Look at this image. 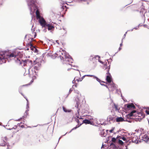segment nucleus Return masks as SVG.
Masks as SVG:
<instances>
[{
  "instance_id": "obj_1",
  "label": "nucleus",
  "mask_w": 149,
  "mask_h": 149,
  "mask_svg": "<svg viewBox=\"0 0 149 149\" xmlns=\"http://www.w3.org/2000/svg\"><path fill=\"white\" fill-rule=\"evenodd\" d=\"M41 61L40 58H37L34 61L32 65L30 66H28V69L29 74H30L36 75V71L39 69V68L41 65Z\"/></svg>"
},
{
  "instance_id": "obj_2",
  "label": "nucleus",
  "mask_w": 149,
  "mask_h": 149,
  "mask_svg": "<svg viewBox=\"0 0 149 149\" xmlns=\"http://www.w3.org/2000/svg\"><path fill=\"white\" fill-rule=\"evenodd\" d=\"M58 55L59 56L61 60H63L65 61L68 62L69 63H72L73 62L72 58L65 51L62 50L57 53H55L52 55V57L54 58Z\"/></svg>"
},
{
  "instance_id": "obj_3",
  "label": "nucleus",
  "mask_w": 149,
  "mask_h": 149,
  "mask_svg": "<svg viewBox=\"0 0 149 149\" xmlns=\"http://www.w3.org/2000/svg\"><path fill=\"white\" fill-rule=\"evenodd\" d=\"M36 0H26L29 8L31 14L34 12L37 8L35 3Z\"/></svg>"
},
{
  "instance_id": "obj_4",
  "label": "nucleus",
  "mask_w": 149,
  "mask_h": 149,
  "mask_svg": "<svg viewBox=\"0 0 149 149\" xmlns=\"http://www.w3.org/2000/svg\"><path fill=\"white\" fill-rule=\"evenodd\" d=\"M16 61L17 63H19L22 66H24L26 65L27 67H28L30 65L31 66L32 65V61L28 59L25 60H21L20 59L17 58Z\"/></svg>"
},
{
  "instance_id": "obj_5",
  "label": "nucleus",
  "mask_w": 149,
  "mask_h": 149,
  "mask_svg": "<svg viewBox=\"0 0 149 149\" xmlns=\"http://www.w3.org/2000/svg\"><path fill=\"white\" fill-rule=\"evenodd\" d=\"M36 14L37 19H39V22L41 26L42 27H46V25L47 23H46L44 19L40 15L39 11L38 10H37L36 11Z\"/></svg>"
},
{
  "instance_id": "obj_6",
  "label": "nucleus",
  "mask_w": 149,
  "mask_h": 149,
  "mask_svg": "<svg viewBox=\"0 0 149 149\" xmlns=\"http://www.w3.org/2000/svg\"><path fill=\"white\" fill-rule=\"evenodd\" d=\"M105 70H107V75L106 77L107 81L109 83H110L111 82L112 78L109 72V70L110 68V65L108 66L107 63L104 64L103 68Z\"/></svg>"
},
{
  "instance_id": "obj_7",
  "label": "nucleus",
  "mask_w": 149,
  "mask_h": 149,
  "mask_svg": "<svg viewBox=\"0 0 149 149\" xmlns=\"http://www.w3.org/2000/svg\"><path fill=\"white\" fill-rule=\"evenodd\" d=\"M139 139L140 140L145 141V142L147 143L149 142V136H148L146 134H143L139 136Z\"/></svg>"
},
{
  "instance_id": "obj_8",
  "label": "nucleus",
  "mask_w": 149,
  "mask_h": 149,
  "mask_svg": "<svg viewBox=\"0 0 149 149\" xmlns=\"http://www.w3.org/2000/svg\"><path fill=\"white\" fill-rule=\"evenodd\" d=\"M6 58V57L5 54L3 52H0V64L5 63Z\"/></svg>"
},
{
  "instance_id": "obj_9",
  "label": "nucleus",
  "mask_w": 149,
  "mask_h": 149,
  "mask_svg": "<svg viewBox=\"0 0 149 149\" xmlns=\"http://www.w3.org/2000/svg\"><path fill=\"white\" fill-rule=\"evenodd\" d=\"M20 54V53L18 51H14L8 56V57L10 58L12 57L15 58L17 56H20L19 55Z\"/></svg>"
},
{
  "instance_id": "obj_10",
  "label": "nucleus",
  "mask_w": 149,
  "mask_h": 149,
  "mask_svg": "<svg viewBox=\"0 0 149 149\" xmlns=\"http://www.w3.org/2000/svg\"><path fill=\"white\" fill-rule=\"evenodd\" d=\"M138 11H139V15H140L145 17L146 12L143 6H142L141 8Z\"/></svg>"
},
{
  "instance_id": "obj_11",
  "label": "nucleus",
  "mask_w": 149,
  "mask_h": 149,
  "mask_svg": "<svg viewBox=\"0 0 149 149\" xmlns=\"http://www.w3.org/2000/svg\"><path fill=\"white\" fill-rule=\"evenodd\" d=\"M131 139L132 141L136 143H138L139 142H141V140L139 141L138 137L136 135H134V136H132Z\"/></svg>"
},
{
  "instance_id": "obj_12",
  "label": "nucleus",
  "mask_w": 149,
  "mask_h": 149,
  "mask_svg": "<svg viewBox=\"0 0 149 149\" xmlns=\"http://www.w3.org/2000/svg\"><path fill=\"white\" fill-rule=\"evenodd\" d=\"M45 28H47L48 30H53L54 29L53 26L50 24H47Z\"/></svg>"
},
{
  "instance_id": "obj_13",
  "label": "nucleus",
  "mask_w": 149,
  "mask_h": 149,
  "mask_svg": "<svg viewBox=\"0 0 149 149\" xmlns=\"http://www.w3.org/2000/svg\"><path fill=\"white\" fill-rule=\"evenodd\" d=\"M29 46L30 47V50L32 52H33L35 53H36L38 52V50L34 46H33L32 44L31 43Z\"/></svg>"
},
{
  "instance_id": "obj_14",
  "label": "nucleus",
  "mask_w": 149,
  "mask_h": 149,
  "mask_svg": "<svg viewBox=\"0 0 149 149\" xmlns=\"http://www.w3.org/2000/svg\"><path fill=\"white\" fill-rule=\"evenodd\" d=\"M93 123L92 122H91L89 120L85 119L84 120H83L82 123H80V125H81L83 123H84L86 124H90L91 125H92V123Z\"/></svg>"
},
{
  "instance_id": "obj_15",
  "label": "nucleus",
  "mask_w": 149,
  "mask_h": 149,
  "mask_svg": "<svg viewBox=\"0 0 149 149\" xmlns=\"http://www.w3.org/2000/svg\"><path fill=\"white\" fill-rule=\"evenodd\" d=\"M96 59V60H97L100 63H101L102 64H103V62L102 61L100 60V57L98 55H96L95 56L94 58H92V59Z\"/></svg>"
},
{
  "instance_id": "obj_16",
  "label": "nucleus",
  "mask_w": 149,
  "mask_h": 149,
  "mask_svg": "<svg viewBox=\"0 0 149 149\" xmlns=\"http://www.w3.org/2000/svg\"><path fill=\"white\" fill-rule=\"evenodd\" d=\"M3 141L4 142L0 144V146H5L6 145H7V149H10V146L9 145H8V144H7V143H6L5 141L3 139Z\"/></svg>"
},
{
  "instance_id": "obj_17",
  "label": "nucleus",
  "mask_w": 149,
  "mask_h": 149,
  "mask_svg": "<svg viewBox=\"0 0 149 149\" xmlns=\"http://www.w3.org/2000/svg\"><path fill=\"white\" fill-rule=\"evenodd\" d=\"M110 85V88L111 89V90L112 91H113L116 89V86L113 83H112Z\"/></svg>"
},
{
  "instance_id": "obj_18",
  "label": "nucleus",
  "mask_w": 149,
  "mask_h": 149,
  "mask_svg": "<svg viewBox=\"0 0 149 149\" xmlns=\"http://www.w3.org/2000/svg\"><path fill=\"white\" fill-rule=\"evenodd\" d=\"M24 98L26 99V100L27 101V104H26V109L27 110H26L25 113L27 114V112H28V111H29V103L28 102V100L25 97H24Z\"/></svg>"
},
{
  "instance_id": "obj_19",
  "label": "nucleus",
  "mask_w": 149,
  "mask_h": 149,
  "mask_svg": "<svg viewBox=\"0 0 149 149\" xmlns=\"http://www.w3.org/2000/svg\"><path fill=\"white\" fill-rule=\"evenodd\" d=\"M124 121V119L122 117H118L116 118V121L117 122H122Z\"/></svg>"
},
{
  "instance_id": "obj_20",
  "label": "nucleus",
  "mask_w": 149,
  "mask_h": 149,
  "mask_svg": "<svg viewBox=\"0 0 149 149\" xmlns=\"http://www.w3.org/2000/svg\"><path fill=\"white\" fill-rule=\"evenodd\" d=\"M127 107L129 109L133 108L134 109L135 108V106L132 104H128L127 105Z\"/></svg>"
},
{
  "instance_id": "obj_21",
  "label": "nucleus",
  "mask_w": 149,
  "mask_h": 149,
  "mask_svg": "<svg viewBox=\"0 0 149 149\" xmlns=\"http://www.w3.org/2000/svg\"><path fill=\"white\" fill-rule=\"evenodd\" d=\"M81 94H79L77 97V98L76 99V100L77 102V103H78L80 101L81 98Z\"/></svg>"
},
{
  "instance_id": "obj_22",
  "label": "nucleus",
  "mask_w": 149,
  "mask_h": 149,
  "mask_svg": "<svg viewBox=\"0 0 149 149\" xmlns=\"http://www.w3.org/2000/svg\"><path fill=\"white\" fill-rule=\"evenodd\" d=\"M114 118L111 116H109L108 117L107 119V121L110 122L111 121L113 120Z\"/></svg>"
},
{
  "instance_id": "obj_23",
  "label": "nucleus",
  "mask_w": 149,
  "mask_h": 149,
  "mask_svg": "<svg viewBox=\"0 0 149 149\" xmlns=\"http://www.w3.org/2000/svg\"><path fill=\"white\" fill-rule=\"evenodd\" d=\"M113 109H114L116 111H118L119 110L120 108L118 107L117 105L114 104V105L113 107Z\"/></svg>"
},
{
  "instance_id": "obj_24",
  "label": "nucleus",
  "mask_w": 149,
  "mask_h": 149,
  "mask_svg": "<svg viewBox=\"0 0 149 149\" xmlns=\"http://www.w3.org/2000/svg\"><path fill=\"white\" fill-rule=\"evenodd\" d=\"M63 111L65 112H70L71 111V110L67 109L64 107H63Z\"/></svg>"
},
{
  "instance_id": "obj_25",
  "label": "nucleus",
  "mask_w": 149,
  "mask_h": 149,
  "mask_svg": "<svg viewBox=\"0 0 149 149\" xmlns=\"http://www.w3.org/2000/svg\"><path fill=\"white\" fill-rule=\"evenodd\" d=\"M82 78H79V79H76L75 78H74V80L72 81V82L73 83H75V81H77L78 82L81 81L82 80Z\"/></svg>"
},
{
  "instance_id": "obj_26",
  "label": "nucleus",
  "mask_w": 149,
  "mask_h": 149,
  "mask_svg": "<svg viewBox=\"0 0 149 149\" xmlns=\"http://www.w3.org/2000/svg\"><path fill=\"white\" fill-rule=\"evenodd\" d=\"M83 119V118H79V119L77 120V123L79 124V126H80L81 125H80V123H82V120Z\"/></svg>"
},
{
  "instance_id": "obj_27",
  "label": "nucleus",
  "mask_w": 149,
  "mask_h": 149,
  "mask_svg": "<svg viewBox=\"0 0 149 149\" xmlns=\"http://www.w3.org/2000/svg\"><path fill=\"white\" fill-rule=\"evenodd\" d=\"M31 35H28L26 36V38H27L28 37H29V38H30V39H28V40H30V41L31 42V41L33 40H34V39H33V37H31Z\"/></svg>"
},
{
  "instance_id": "obj_28",
  "label": "nucleus",
  "mask_w": 149,
  "mask_h": 149,
  "mask_svg": "<svg viewBox=\"0 0 149 149\" xmlns=\"http://www.w3.org/2000/svg\"><path fill=\"white\" fill-rule=\"evenodd\" d=\"M136 112V111L135 110H133L129 114V116H134V113Z\"/></svg>"
},
{
  "instance_id": "obj_29",
  "label": "nucleus",
  "mask_w": 149,
  "mask_h": 149,
  "mask_svg": "<svg viewBox=\"0 0 149 149\" xmlns=\"http://www.w3.org/2000/svg\"><path fill=\"white\" fill-rule=\"evenodd\" d=\"M93 79H96V80L98 81V82H100V83H101V81L100 80V79H99L98 78H97V77H96L94 76L93 77Z\"/></svg>"
},
{
  "instance_id": "obj_30",
  "label": "nucleus",
  "mask_w": 149,
  "mask_h": 149,
  "mask_svg": "<svg viewBox=\"0 0 149 149\" xmlns=\"http://www.w3.org/2000/svg\"><path fill=\"white\" fill-rule=\"evenodd\" d=\"M105 133L104 132L102 131L101 132V135L102 136H105Z\"/></svg>"
},
{
  "instance_id": "obj_31",
  "label": "nucleus",
  "mask_w": 149,
  "mask_h": 149,
  "mask_svg": "<svg viewBox=\"0 0 149 149\" xmlns=\"http://www.w3.org/2000/svg\"><path fill=\"white\" fill-rule=\"evenodd\" d=\"M61 31L63 33L62 34L63 35L64 34H66L67 33V31L64 29H63V30H62Z\"/></svg>"
},
{
  "instance_id": "obj_32",
  "label": "nucleus",
  "mask_w": 149,
  "mask_h": 149,
  "mask_svg": "<svg viewBox=\"0 0 149 149\" xmlns=\"http://www.w3.org/2000/svg\"><path fill=\"white\" fill-rule=\"evenodd\" d=\"M78 2H83V1H87L88 0H76Z\"/></svg>"
},
{
  "instance_id": "obj_33",
  "label": "nucleus",
  "mask_w": 149,
  "mask_h": 149,
  "mask_svg": "<svg viewBox=\"0 0 149 149\" xmlns=\"http://www.w3.org/2000/svg\"><path fill=\"white\" fill-rule=\"evenodd\" d=\"M79 126H78V127H77V126H76L74 127L71 130L70 132H70H71V131L74 130H75L76 129L77 127H79Z\"/></svg>"
},
{
  "instance_id": "obj_34",
  "label": "nucleus",
  "mask_w": 149,
  "mask_h": 149,
  "mask_svg": "<svg viewBox=\"0 0 149 149\" xmlns=\"http://www.w3.org/2000/svg\"><path fill=\"white\" fill-rule=\"evenodd\" d=\"M116 140V138L113 137L112 138L111 141L112 142H115Z\"/></svg>"
},
{
  "instance_id": "obj_35",
  "label": "nucleus",
  "mask_w": 149,
  "mask_h": 149,
  "mask_svg": "<svg viewBox=\"0 0 149 149\" xmlns=\"http://www.w3.org/2000/svg\"><path fill=\"white\" fill-rule=\"evenodd\" d=\"M114 129H115V127H112V129L111 130H109V132L110 133L113 132L114 130Z\"/></svg>"
},
{
  "instance_id": "obj_36",
  "label": "nucleus",
  "mask_w": 149,
  "mask_h": 149,
  "mask_svg": "<svg viewBox=\"0 0 149 149\" xmlns=\"http://www.w3.org/2000/svg\"><path fill=\"white\" fill-rule=\"evenodd\" d=\"M118 143L119 144L121 145H122L123 144V141L122 140H119L118 141Z\"/></svg>"
},
{
  "instance_id": "obj_37",
  "label": "nucleus",
  "mask_w": 149,
  "mask_h": 149,
  "mask_svg": "<svg viewBox=\"0 0 149 149\" xmlns=\"http://www.w3.org/2000/svg\"><path fill=\"white\" fill-rule=\"evenodd\" d=\"M3 139L4 141H6L7 140V138L6 136H5L4 137H2V140H3Z\"/></svg>"
},
{
  "instance_id": "obj_38",
  "label": "nucleus",
  "mask_w": 149,
  "mask_h": 149,
  "mask_svg": "<svg viewBox=\"0 0 149 149\" xmlns=\"http://www.w3.org/2000/svg\"><path fill=\"white\" fill-rule=\"evenodd\" d=\"M103 82L101 81V83H100V84L101 85L104 86H105L106 87H107V88H108V86L107 85H104V84H103L102 83H103Z\"/></svg>"
},
{
  "instance_id": "obj_39",
  "label": "nucleus",
  "mask_w": 149,
  "mask_h": 149,
  "mask_svg": "<svg viewBox=\"0 0 149 149\" xmlns=\"http://www.w3.org/2000/svg\"><path fill=\"white\" fill-rule=\"evenodd\" d=\"M120 139H122L123 141H126V138L125 137H120Z\"/></svg>"
},
{
  "instance_id": "obj_40",
  "label": "nucleus",
  "mask_w": 149,
  "mask_h": 149,
  "mask_svg": "<svg viewBox=\"0 0 149 149\" xmlns=\"http://www.w3.org/2000/svg\"><path fill=\"white\" fill-rule=\"evenodd\" d=\"M16 128H17V126H15L14 127H13L12 128H9V129H8V130H12V129H15Z\"/></svg>"
},
{
  "instance_id": "obj_41",
  "label": "nucleus",
  "mask_w": 149,
  "mask_h": 149,
  "mask_svg": "<svg viewBox=\"0 0 149 149\" xmlns=\"http://www.w3.org/2000/svg\"><path fill=\"white\" fill-rule=\"evenodd\" d=\"M86 75V76H88V77H94V75Z\"/></svg>"
},
{
  "instance_id": "obj_42",
  "label": "nucleus",
  "mask_w": 149,
  "mask_h": 149,
  "mask_svg": "<svg viewBox=\"0 0 149 149\" xmlns=\"http://www.w3.org/2000/svg\"><path fill=\"white\" fill-rule=\"evenodd\" d=\"M75 93L79 95V94H80L79 93V92L78 91H75Z\"/></svg>"
},
{
  "instance_id": "obj_43",
  "label": "nucleus",
  "mask_w": 149,
  "mask_h": 149,
  "mask_svg": "<svg viewBox=\"0 0 149 149\" xmlns=\"http://www.w3.org/2000/svg\"><path fill=\"white\" fill-rule=\"evenodd\" d=\"M33 33L34 34V38H35L36 36V33L35 32H33Z\"/></svg>"
},
{
  "instance_id": "obj_44",
  "label": "nucleus",
  "mask_w": 149,
  "mask_h": 149,
  "mask_svg": "<svg viewBox=\"0 0 149 149\" xmlns=\"http://www.w3.org/2000/svg\"><path fill=\"white\" fill-rule=\"evenodd\" d=\"M127 32H126L124 34V36H123V38L122 39H123L125 37V36H126V34H127Z\"/></svg>"
},
{
  "instance_id": "obj_45",
  "label": "nucleus",
  "mask_w": 149,
  "mask_h": 149,
  "mask_svg": "<svg viewBox=\"0 0 149 149\" xmlns=\"http://www.w3.org/2000/svg\"><path fill=\"white\" fill-rule=\"evenodd\" d=\"M89 117H90V118H89V119H90V120H92V119H93V118L91 116H89Z\"/></svg>"
},
{
  "instance_id": "obj_46",
  "label": "nucleus",
  "mask_w": 149,
  "mask_h": 149,
  "mask_svg": "<svg viewBox=\"0 0 149 149\" xmlns=\"http://www.w3.org/2000/svg\"><path fill=\"white\" fill-rule=\"evenodd\" d=\"M72 91V89L70 88L69 90V93H70Z\"/></svg>"
},
{
  "instance_id": "obj_47",
  "label": "nucleus",
  "mask_w": 149,
  "mask_h": 149,
  "mask_svg": "<svg viewBox=\"0 0 149 149\" xmlns=\"http://www.w3.org/2000/svg\"><path fill=\"white\" fill-rule=\"evenodd\" d=\"M122 43H123V39L122 40V42L120 44V45L121 46L122 45Z\"/></svg>"
},
{
  "instance_id": "obj_48",
  "label": "nucleus",
  "mask_w": 149,
  "mask_h": 149,
  "mask_svg": "<svg viewBox=\"0 0 149 149\" xmlns=\"http://www.w3.org/2000/svg\"><path fill=\"white\" fill-rule=\"evenodd\" d=\"M86 76V75H84V76H83L81 78H82V79H83Z\"/></svg>"
},
{
  "instance_id": "obj_49",
  "label": "nucleus",
  "mask_w": 149,
  "mask_h": 149,
  "mask_svg": "<svg viewBox=\"0 0 149 149\" xmlns=\"http://www.w3.org/2000/svg\"><path fill=\"white\" fill-rule=\"evenodd\" d=\"M33 82V79H32L31 82H30V83H31V84Z\"/></svg>"
},
{
  "instance_id": "obj_50",
  "label": "nucleus",
  "mask_w": 149,
  "mask_h": 149,
  "mask_svg": "<svg viewBox=\"0 0 149 149\" xmlns=\"http://www.w3.org/2000/svg\"><path fill=\"white\" fill-rule=\"evenodd\" d=\"M29 50V48H26V50Z\"/></svg>"
},
{
  "instance_id": "obj_51",
  "label": "nucleus",
  "mask_w": 149,
  "mask_h": 149,
  "mask_svg": "<svg viewBox=\"0 0 149 149\" xmlns=\"http://www.w3.org/2000/svg\"><path fill=\"white\" fill-rule=\"evenodd\" d=\"M58 40H56V42L57 43V44H59V43L58 42Z\"/></svg>"
},
{
  "instance_id": "obj_52",
  "label": "nucleus",
  "mask_w": 149,
  "mask_h": 149,
  "mask_svg": "<svg viewBox=\"0 0 149 149\" xmlns=\"http://www.w3.org/2000/svg\"><path fill=\"white\" fill-rule=\"evenodd\" d=\"M72 69H74V70H77L79 71L78 70L76 69L75 68H72Z\"/></svg>"
},
{
  "instance_id": "obj_53",
  "label": "nucleus",
  "mask_w": 149,
  "mask_h": 149,
  "mask_svg": "<svg viewBox=\"0 0 149 149\" xmlns=\"http://www.w3.org/2000/svg\"><path fill=\"white\" fill-rule=\"evenodd\" d=\"M21 127L23 128L24 127V126L23 125H21Z\"/></svg>"
},
{
  "instance_id": "obj_54",
  "label": "nucleus",
  "mask_w": 149,
  "mask_h": 149,
  "mask_svg": "<svg viewBox=\"0 0 149 149\" xmlns=\"http://www.w3.org/2000/svg\"><path fill=\"white\" fill-rule=\"evenodd\" d=\"M62 137V136H61V137H60L59 138V139H58V141H59V140H60V139Z\"/></svg>"
},
{
  "instance_id": "obj_55",
  "label": "nucleus",
  "mask_w": 149,
  "mask_h": 149,
  "mask_svg": "<svg viewBox=\"0 0 149 149\" xmlns=\"http://www.w3.org/2000/svg\"><path fill=\"white\" fill-rule=\"evenodd\" d=\"M121 49V48L120 47H119L118 49V50L119 51H120Z\"/></svg>"
},
{
  "instance_id": "obj_56",
  "label": "nucleus",
  "mask_w": 149,
  "mask_h": 149,
  "mask_svg": "<svg viewBox=\"0 0 149 149\" xmlns=\"http://www.w3.org/2000/svg\"><path fill=\"white\" fill-rule=\"evenodd\" d=\"M130 3H131L132 1V0H130Z\"/></svg>"
},
{
  "instance_id": "obj_57",
  "label": "nucleus",
  "mask_w": 149,
  "mask_h": 149,
  "mask_svg": "<svg viewBox=\"0 0 149 149\" xmlns=\"http://www.w3.org/2000/svg\"><path fill=\"white\" fill-rule=\"evenodd\" d=\"M74 86H75V87H77V85H73V86H72L73 87Z\"/></svg>"
},
{
  "instance_id": "obj_58",
  "label": "nucleus",
  "mask_w": 149,
  "mask_h": 149,
  "mask_svg": "<svg viewBox=\"0 0 149 149\" xmlns=\"http://www.w3.org/2000/svg\"><path fill=\"white\" fill-rule=\"evenodd\" d=\"M21 119V118L19 119H18V120H16V121H19Z\"/></svg>"
},
{
  "instance_id": "obj_59",
  "label": "nucleus",
  "mask_w": 149,
  "mask_h": 149,
  "mask_svg": "<svg viewBox=\"0 0 149 149\" xmlns=\"http://www.w3.org/2000/svg\"><path fill=\"white\" fill-rule=\"evenodd\" d=\"M133 29H137V28L135 27V28H134Z\"/></svg>"
},
{
  "instance_id": "obj_60",
  "label": "nucleus",
  "mask_w": 149,
  "mask_h": 149,
  "mask_svg": "<svg viewBox=\"0 0 149 149\" xmlns=\"http://www.w3.org/2000/svg\"><path fill=\"white\" fill-rule=\"evenodd\" d=\"M108 130H106V132H107V133H108Z\"/></svg>"
},
{
  "instance_id": "obj_61",
  "label": "nucleus",
  "mask_w": 149,
  "mask_h": 149,
  "mask_svg": "<svg viewBox=\"0 0 149 149\" xmlns=\"http://www.w3.org/2000/svg\"><path fill=\"white\" fill-rule=\"evenodd\" d=\"M147 113L148 114H149V112H147Z\"/></svg>"
},
{
  "instance_id": "obj_62",
  "label": "nucleus",
  "mask_w": 149,
  "mask_h": 149,
  "mask_svg": "<svg viewBox=\"0 0 149 149\" xmlns=\"http://www.w3.org/2000/svg\"><path fill=\"white\" fill-rule=\"evenodd\" d=\"M20 125V124H18V125H19V126Z\"/></svg>"
},
{
  "instance_id": "obj_63",
  "label": "nucleus",
  "mask_w": 149,
  "mask_h": 149,
  "mask_svg": "<svg viewBox=\"0 0 149 149\" xmlns=\"http://www.w3.org/2000/svg\"><path fill=\"white\" fill-rule=\"evenodd\" d=\"M133 29H132L131 30V31H133Z\"/></svg>"
},
{
  "instance_id": "obj_64",
  "label": "nucleus",
  "mask_w": 149,
  "mask_h": 149,
  "mask_svg": "<svg viewBox=\"0 0 149 149\" xmlns=\"http://www.w3.org/2000/svg\"><path fill=\"white\" fill-rule=\"evenodd\" d=\"M126 149H128V148L127 147H126Z\"/></svg>"
}]
</instances>
